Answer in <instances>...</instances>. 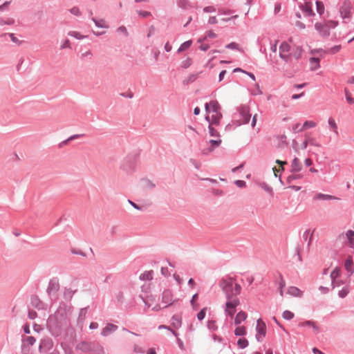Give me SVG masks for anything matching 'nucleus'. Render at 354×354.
<instances>
[{
  "label": "nucleus",
  "mask_w": 354,
  "mask_h": 354,
  "mask_svg": "<svg viewBox=\"0 0 354 354\" xmlns=\"http://www.w3.org/2000/svg\"><path fill=\"white\" fill-rule=\"evenodd\" d=\"M219 285L227 299L225 311L227 315L232 317L236 312V308L240 304L237 295L240 294L241 287L230 277L222 279Z\"/></svg>",
  "instance_id": "nucleus-1"
},
{
  "label": "nucleus",
  "mask_w": 354,
  "mask_h": 354,
  "mask_svg": "<svg viewBox=\"0 0 354 354\" xmlns=\"http://www.w3.org/2000/svg\"><path fill=\"white\" fill-rule=\"evenodd\" d=\"M206 120L210 124L218 125L222 118L221 106L217 101H210L205 104Z\"/></svg>",
  "instance_id": "nucleus-2"
},
{
  "label": "nucleus",
  "mask_w": 354,
  "mask_h": 354,
  "mask_svg": "<svg viewBox=\"0 0 354 354\" xmlns=\"http://www.w3.org/2000/svg\"><path fill=\"white\" fill-rule=\"evenodd\" d=\"M154 301V299L152 296L148 297L147 299L145 301V305L150 308L151 307L153 310L158 311L162 308H167V306H170L173 304L174 301L173 300V294L171 290H165L163 291L162 295V306H161L160 304H155L153 305V302Z\"/></svg>",
  "instance_id": "nucleus-3"
},
{
  "label": "nucleus",
  "mask_w": 354,
  "mask_h": 354,
  "mask_svg": "<svg viewBox=\"0 0 354 354\" xmlns=\"http://www.w3.org/2000/svg\"><path fill=\"white\" fill-rule=\"evenodd\" d=\"M337 25V21L328 20L324 22H316L315 28L322 37H328L330 35V29L335 28Z\"/></svg>",
  "instance_id": "nucleus-4"
},
{
  "label": "nucleus",
  "mask_w": 354,
  "mask_h": 354,
  "mask_svg": "<svg viewBox=\"0 0 354 354\" xmlns=\"http://www.w3.org/2000/svg\"><path fill=\"white\" fill-rule=\"evenodd\" d=\"M266 330L267 328L265 322L261 319H257L256 326V339L259 342H263L266 335Z\"/></svg>",
  "instance_id": "nucleus-5"
},
{
  "label": "nucleus",
  "mask_w": 354,
  "mask_h": 354,
  "mask_svg": "<svg viewBox=\"0 0 354 354\" xmlns=\"http://www.w3.org/2000/svg\"><path fill=\"white\" fill-rule=\"evenodd\" d=\"M341 270L338 267H335L330 272L331 286L333 289L339 288L344 284L343 281L340 279Z\"/></svg>",
  "instance_id": "nucleus-6"
},
{
  "label": "nucleus",
  "mask_w": 354,
  "mask_h": 354,
  "mask_svg": "<svg viewBox=\"0 0 354 354\" xmlns=\"http://www.w3.org/2000/svg\"><path fill=\"white\" fill-rule=\"evenodd\" d=\"M291 46L286 41H283L279 46V56L285 62H289L292 58Z\"/></svg>",
  "instance_id": "nucleus-7"
},
{
  "label": "nucleus",
  "mask_w": 354,
  "mask_h": 354,
  "mask_svg": "<svg viewBox=\"0 0 354 354\" xmlns=\"http://www.w3.org/2000/svg\"><path fill=\"white\" fill-rule=\"evenodd\" d=\"M240 115H241V124H247L250 119L251 114L250 113V109L248 106H243L240 109Z\"/></svg>",
  "instance_id": "nucleus-8"
},
{
  "label": "nucleus",
  "mask_w": 354,
  "mask_h": 354,
  "mask_svg": "<svg viewBox=\"0 0 354 354\" xmlns=\"http://www.w3.org/2000/svg\"><path fill=\"white\" fill-rule=\"evenodd\" d=\"M352 5L351 1H344L341 6L340 12L344 18H348L351 16Z\"/></svg>",
  "instance_id": "nucleus-9"
},
{
  "label": "nucleus",
  "mask_w": 354,
  "mask_h": 354,
  "mask_svg": "<svg viewBox=\"0 0 354 354\" xmlns=\"http://www.w3.org/2000/svg\"><path fill=\"white\" fill-rule=\"evenodd\" d=\"M221 139L220 137L215 138V140H210L209 143L210 146L208 148L204 149L203 153L205 154H207L212 151H213L216 148H217L221 143Z\"/></svg>",
  "instance_id": "nucleus-10"
},
{
  "label": "nucleus",
  "mask_w": 354,
  "mask_h": 354,
  "mask_svg": "<svg viewBox=\"0 0 354 354\" xmlns=\"http://www.w3.org/2000/svg\"><path fill=\"white\" fill-rule=\"evenodd\" d=\"M299 326L311 327L313 330L314 333H315V334H317L318 333H319V330H320V328L318 326V324H317V322L311 321V320H308V321H305V322L300 323Z\"/></svg>",
  "instance_id": "nucleus-11"
},
{
  "label": "nucleus",
  "mask_w": 354,
  "mask_h": 354,
  "mask_svg": "<svg viewBox=\"0 0 354 354\" xmlns=\"http://www.w3.org/2000/svg\"><path fill=\"white\" fill-rule=\"evenodd\" d=\"M304 4L301 6V10L306 13L307 16H313L315 15L313 8L312 3L310 0H305Z\"/></svg>",
  "instance_id": "nucleus-12"
},
{
  "label": "nucleus",
  "mask_w": 354,
  "mask_h": 354,
  "mask_svg": "<svg viewBox=\"0 0 354 354\" xmlns=\"http://www.w3.org/2000/svg\"><path fill=\"white\" fill-rule=\"evenodd\" d=\"M315 201H329V200H338L339 198L335 196L318 193L314 196Z\"/></svg>",
  "instance_id": "nucleus-13"
},
{
  "label": "nucleus",
  "mask_w": 354,
  "mask_h": 354,
  "mask_svg": "<svg viewBox=\"0 0 354 354\" xmlns=\"http://www.w3.org/2000/svg\"><path fill=\"white\" fill-rule=\"evenodd\" d=\"M248 317V315L245 312L241 310L239 312L234 318V324L239 325L244 322Z\"/></svg>",
  "instance_id": "nucleus-14"
},
{
  "label": "nucleus",
  "mask_w": 354,
  "mask_h": 354,
  "mask_svg": "<svg viewBox=\"0 0 354 354\" xmlns=\"http://www.w3.org/2000/svg\"><path fill=\"white\" fill-rule=\"evenodd\" d=\"M59 288V284L58 281L56 280H51L49 283L47 290L49 294H52L56 292Z\"/></svg>",
  "instance_id": "nucleus-15"
},
{
  "label": "nucleus",
  "mask_w": 354,
  "mask_h": 354,
  "mask_svg": "<svg viewBox=\"0 0 354 354\" xmlns=\"http://www.w3.org/2000/svg\"><path fill=\"white\" fill-rule=\"evenodd\" d=\"M117 328H118L117 326L112 324H109L106 325V327H104L102 329V335L103 336L109 335L112 332L115 331Z\"/></svg>",
  "instance_id": "nucleus-16"
},
{
  "label": "nucleus",
  "mask_w": 354,
  "mask_h": 354,
  "mask_svg": "<svg viewBox=\"0 0 354 354\" xmlns=\"http://www.w3.org/2000/svg\"><path fill=\"white\" fill-rule=\"evenodd\" d=\"M301 164L297 158H295L291 164V171L292 172H298L301 170Z\"/></svg>",
  "instance_id": "nucleus-17"
},
{
  "label": "nucleus",
  "mask_w": 354,
  "mask_h": 354,
  "mask_svg": "<svg viewBox=\"0 0 354 354\" xmlns=\"http://www.w3.org/2000/svg\"><path fill=\"white\" fill-rule=\"evenodd\" d=\"M288 293L293 297H300L302 296V291H301L298 288L295 286H290L288 289Z\"/></svg>",
  "instance_id": "nucleus-18"
},
{
  "label": "nucleus",
  "mask_w": 354,
  "mask_h": 354,
  "mask_svg": "<svg viewBox=\"0 0 354 354\" xmlns=\"http://www.w3.org/2000/svg\"><path fill=\"white\" fill-rule=\"evenodd\" d=\"M310 68L312 71H315L320 67L319 58V57H311L309 60Z\"/></svg>",
  "instance_id": "nucleus-19"
},
{
  "label": "nucleus",
  "mask_w": 354,
  "mask_h": 354,
  "mask_svg": "<svg viewBox=\"0 0 354 354\" xmlns=\"http://www.w3.org/2000/svg\"><path fill=\"white\" fill-rule=\"evenodd\" d=\"M353 257L349 256L345 261L344 266L347 271L353 272Z\"/></svg>",
  "instance_id": "nucleus-20"
},
{
  "label": "nucleus",
  "mask_w": 354,
  "mask_h": 354,
  "mask_svg": "<svg viewBox=\"0 0 354 354\" xmlns=\"http://www.w3.org/2000/svg\"><path fill=\"white\" fill-rule=\"evenodd\" d=\"M155 187V184L149 179H143L142 181V188L145 190L152 189Z\"/></svg>",
  "instance_id": "nucleus-21"
},
{
  "label": "nucleus",
  "mask_w": 354,
  "mask_h": 354,
  "mask_svg": "<svg viewBox=\"0 0 354 354\" xmlns=\"http://www.w3.org/2000/svg\"><path fill=\"white\" fill-rule=\"evenodd\" d=\"M234 330V335L236 336H243L246 335L247 328L244 326H239Z\"/></svg>",
  "instance_id": "nucleus-22"
},
{
  "label": "nucleus",
  "mask_w": 354,
  "mask_h": 354,
  "mask_svg": "<svg viewBox=\"0 0 354 354\" xmlns=\"http://www.w3.org/2000/svg\"><path fill=\"white\" fill-rule=\"evenodd\" d=\"M317 126V123L313 120H306L304 124L301 126V130H306L308 129L314 128Z\"/></svg>",
  "instance_id": "nucleus-23"
},
{
  "label": "nucleus",
  "mask_w": 354,
  "mask_h": 354,
  "mask_svg": "<svg viewBox=\"0 0 354 354\" xmlns=\"http://www.w3.org/2000/svg\"><path fill=\"white\" fill-rule=\"evenodd\" d=\"M349 291V286L346 284L341 290L338 291V295L341 298H344L348 294Z\"/></svg>",
  "instance_id": "nucleus-24"
},
{
  "label": "nucleus",
  "mask_w": 354,
  "mask_h": 354,
  "mask_svg": "<svg viewBox=\"0 0 354 354\" xmlns=\"http://www.w3.org/2000/svg\"><path fill=\"white\" fill-rule=\"evenodd\" d=\"M302 48L301 47H296L292 52H291V54H292V57H294L295 59H298L301 54H302Z\"/></svg>",
  "instance_id": "nucleus-25"
},
{
  "label": "nucleus",
  "mask_w": 354,
  "mask_h": 354,
  "mask_svg": "<svg viewBox=\"0 0 354 354\" xmlns=\"http://www.w3.org/2000/svg\"><path fill=\"white\" fill-rule=\"evenodd\" d=\"M192 44V40H188L184 43H183L179 47V48L178 49V53H181L187 49H188L191 45Z\"/></svg>",
  "instance_id": "nucleus-26"
},
{
  "label": "nucleus",
  "mask_w": 354,
  "mask_h": 354,
  "mask_svg": "<svg viewBox=\"0 0 354 354\" xmlns=\"http://www.w3.org/2000/svg\"><path fill=\"white\" fill-rule=\"evenodd\" d=\"M93 21L95 23V24L96 25V26H97L99 28H109V26L106 24V23L104 19L97 20L95 18H93Z\"/></svg>",
  "instance_id": "nucleus-27"
},
{
  "label": "nucleus",
  "mask_w": 354,
  "mask_h": 354,
  "mask_svg": "<svg viewBox=\"0 0 354 354\" xmlns=\"http://www.w3.org/2000/svg\"><path fill=\"white\" fill-rule=\"evenodd\" d=\"M316 7H317L316 8L317 12H318V14L319 15H323L324 12V10H325L324 3L322 1H316Z\"/></svg>",
  "instance_id": "nucleus-28"
},
{
  "label": "nucleus",
  "mask_w": 354,
  "mask_h": 354,
  "mask_svg": "<svg viewBox=\"0 0 354 354\" xmlns=\"http://www.w3.org/2000/svg\"><path fill=\"white\" fill-rule=\"evenodd\" d=\"M68 35L73 37L76 38L77 39H83L86 37V36L83 35L80 32H79L77 31H75V30L70 31L68 32Z\"/></svg>",
  "instance_id": "nucleus-29"
},
{
  "label": "nucleus",
  "mask_w": 354,
  "mask_h": 354,
  "mask_svg": "<svg viewBox=\"0 0 354 354\" xmlns=\"http://www.w3.org/2000/svg\"><path fill=\"white\" fill-rule=\"evenodd\" d=\"M344 93L346 102L350 104H354V97L352 96V94L348 91V89L345 88Z\"/></svg>",
  "instance_id": "nucleus-30"
},
{
  "label": "nucleus",
  "mask_w": 354,
  "mask_h": 354,
  "mask_svg": "<svg viewBox=\"0 0 354 354\" xmlns=\"http://www.w3.org/2000/svg\"><path fill=\"white\" fill-rule=\"evenodd\" d=\"M346 237L349 241L350 245L353 246L354 244V231L348 230L346 232Z\"/></svg>",
  "instance_id": "nucleus-31"
},
{
  "label": "nucleus",
  "mask_w": 354,
  "mask_h": 354,
  "mask_svg": "<svg viewBox=\"0 0 354 354\" xmlns=\"http://www.w3.org/2000/svg\"><path fill=\"white\" fill-rule=\"evenodd\" d=\"M327 53L326 50H324L322 48L319 49H313L310 51V54L313 55H315L319 54L321 57H324V56Z\"/></svg>",
  "instance_id": "nucleus-32"
},
{
  "label": "nucleus",
  "mask_w": 354,
  "mask_h": 354,
  "mask_svg": "<svg viewBox=\"0 0 354 354\" xmlns=\"http://www.w3.org/2000/svg\"><path fill=\"white\" fill-rule=\"evenodd\" d=\"M328 125L335 133H337V126L333 118L328 119Z\"/></svg>",
  "instance_id": "nucleus-33"
},
{
  "label": "nucleus",
  "mask_w": 354,
  "mask_h": 354,
  "mask_svg": "<svg viewBox=\"0 0 354 354\" xmlns=\"http://www.w3.org/2000/svg\"><path fill=\"white\" fill-rule=\"evenodd\" d=\"M174 327L178 328L181 325V319L178 316H174L172 317V323Z\"/></svg>",
  "instance_id": "nucleus-34"
},
{
  "label": "nucleus",
  "mask_w": 354,
  "mask_h": 354,
  "mask_svg": "<svg viewBox=\"0 0 354 354\" xmlns=\"http://www.w3.org/2000/svg\"><path fill=\"white\" fill-rule=\"evenodd\" d=\"M237 345L241 348H245L248 345V342L245 338H240L237 342Z\"/></svg>",
  "instance_id": "nucleus-35"
},
{
  "label": "nucleus",
  "mask_w": 354,
  "mask_h": 354,
  "mask_svg": "<svg viewBox=\"0 0 354 354\" xmlns=\"http://www.w3.org/2000/svg\"><path fill=\"white\" fill-rule=\"evenodd\" d=\"M282 317L285 319L290 320L294 317V313L289 310H285L283 313Z\"/></svg>",
  "instance_id": "nucleus-36"
},
{
  "label": "nucleus",
  "mask_w": 354,
  "mask_h": 354,
  "mask_svg": "<svg viewBox=\"0 0 354 354\" xmlns=\"http://www.w3.org/2000/svg\"><path fill=\"white\" fill-rule=\"evenodd\" d=\"M340 50H341V46L337 45V46H335L330 48L326 52H327V53L335 54V53H338Z\"/></svg>",
  "instance_id": "nucleus-37"
},
{
  "label": "nucleus",
  "mask_w": 354,
  "mask_h": 354,
  "mask_svg": "<svg viewBox=\"0 0 354 354\" xmlns=\"http://www.w3.org/2000/svg\"><path fill=\"white\" fill-rule=\"evenodd\" d=\"M192 64V60L191 58L187 57L185 60L182 62L181 66L184 68H187L189 67Z\"/></svg>",
  "instance_id": "nucleus-38"
},
{
  "label": "nucleus",
  "mask_w": 354,
  "mask_h": 354,
  "mask_svg": "<svg viewBox=\"0 0 354 354\" xmlns=\"http://www.w3.org/2000/svg\"><path fill=\"white\" fill-rule=\"evenodd\" d=\"M212 124H209V127L210 136L212 137H214L215 138L220 137L218 131L216 129H214L213 127H212Z\"/></svg>",
  "instance_id": "nucleus-39"
},
{
  "label": "nucleus",
  "mask_w": 354,
  "mask_h": 354,
  "mask_svg": "<svg viewBox=\"0 0 354 354\" xmlns=\"http://www.w3.org/2000/svg\"><path fill=\"white\" fill-rule=\"evenodd\" d=\"M308 142H309L310 145H313V146L317 147H321V145L317 142L315 138H311L310 136H309V138H308Z\"/></svg>",
  "instance_id": "nucleus-40"
},
{
  "label": "nucleus",
  "mask_w": 354,
  "mask_h": 354,
  "mask_svg": "<svg viewBox=\"0 0 354 354\" xmlns=\"http://www.w3.org/2000/svg\"><path fill=\"white\" fill-rule=\"evenodd\" d=\"M251 93L254 95L262 94V91H261L259 84H255V88L254 89L252 90Z\"/></svg>",
  "instance_id": "nucleus-41"
},
{
  "label": "nucleus",
  "mask_w": 354,
  "mask_h": 354,
  "mask_svg": "<svg viewBox=\"0 0 354 354\" xmlns=\"http://www.w3.org/2000/svg\"><path fill=\"white\" fill-rule=\"evenodd\" d=\"M301 124H300L299 123H295V124H294L292 125V131H293L294 132H296V133H297V132H301V131H304V130H301Z\"/></svg>",
  "instance_id": "nucleus-42"
},
{
  "label": "nucleus",
  "mask_w": 354,
  "mask_h": 354,
  "mask_svg": "<svg viewBox=\"0 0 354 354\" xmlns=\"http://www.w3.org/2000/svg\"><path fill=\"white\" fill-rule=\"evenodd\" d=\"M70 12H71V14H73L74 15H76V16H80L81 15V12H80V9L77 7L72 8L70 10Z\"/></svg>",
  "instance_id": "nucleus-43"
},
{
  "label": "nucleus",
  "mask_w": 354,
  "mask_h": 354,
  "mask_svg": "<svg viewBox=\"0 0 354 354\" xmlns=\"http://www.w3.org/2000/svg\"><path fill=\"white\" fill-rule=\"evenodd\" d=\"M205 310H206V308H204L203 309H202L197 315V318L199 319V320H202L204 319L205 316Z\"/></svg>",
  "instance_id": "nucleus-44"
},
{
  "label": "nucleus",
  "mask_w": 354,
  "mask_h": 354,
  "mask_svg": "<svg viewBox=\"0 0 354 354\" xmlns=\"http://www.w3.org/2000/svg\"><path fill=\"white\" fill-rule=\"evenodd\" d=\"M117 31L120 33H122L125 36H127L128 35V32H127V30L126 28V27L122 26L120 27H119L117 30Z\"/></svg>",
  "instance_id": "nucleus-45"
},
{
  "label": "nucleus",
  "mask_w": 354,
  "mask_h": 354,
  "mask_svg": "<svg viewBox=\"0 0 354 354\" xmlns=\"http://www.w3.org/2000/svg\"><path fill=\"white\" fill-rule=\"evenodd\" d=\"M226 48H230V49L240 50L239 47V44L235 42H232V43L227 44L226 46Z\"/></svg>",
  "instance_id": "nucleus-46"
},
{
  "label": "nucleus",
  "mask_w": 354,
  "mask_h": 354,
  "mask_svg": "<svg viewBox=\"0 0 354 354\" xmlns=\"http://www.w3.org/2000/svg\"><path fill=\"white\" fill-rule=\"evenodd\" d=\"M138 13L139 15L142 16V17H147L150 15V12L147 11H138Z\"/></svg>",
  "instance_id": "nucleus-47"
},
{
  "label": "nucleus",
  "mask_w": 354,
  "mask_h": 354,
  "mask_svg": "<svg viewBox=\"0 0 354 354\" xmlns=\"http://www.w3.org/2000/svg\"><path fill=\"white\" fill-rule=\"evenodd\" d=\"M305 140L303 142V148L304 149H306L308 145H309V142H308V138H309V136L308 134H306L305 135Z\"/></svg>",
  "instance_id": "nucleus-48"
},
{
  "label": "nucleus",
  "mask_w": 354,
  "mask_h": 354,
  "mask_svg": "<svg viewBox=\"0 0 354 354\" xmlns=\"http://www.w3.org/2000/svg\"><path fill=\"white\" fill-rule=\"evenodd\" d=\"M26 341L30 345H32L35 342V339L33 337H28Z\"/></svg>",
  "instance_id": "nucleus-49"
},
{
  "label": "nucleus",
  "mask_w": 354,
  "mask_h": 354,
  "mask_svg": "<svg viewBox=\"0 0 354 354\" xmlns=\"http://www.w3.org/2000/svg\"><path fill=\"white\" fill-rule=\"evenodd\" d=\"M235 183L239 187H243L245 186V182L243 180H236Z\"/></svg>",
  "instance_id": "nucleus-50"
},
{
  "label": "nucleus",
  "mask_w": 354,
  "mask_h": 354,
  "mask_svg": "<svg viewBox=\"0 0 354 354\" xmlns=\"http://www.w3.org/2000/svg\"><path fill=\"white\" fill-rule=\"evenodd\" d=\"M285 286V282L282 281L280 283V288H279V294L282 297L283 295V288Z\"/></svg>",
  "instance_id": "nucleus-51"
},
{
  "label": "nucleus",
  "mask_w": 354,
  "mask_h": 354,
  "mask_svg": "<svg viewBox=\"0 0 354 354\" xmlns=\"http://www.w3.org/2000/svg\"><path fill=\"white\" fill-rule=\"evenodd\" d=\"M28 317L30 319H33L37 317V313L35 311H29Z\"/></svg>",
  "instance_id": "nucleus-52"
},
{
  "label": "nucleus",
  "mask_w": 354,
  "mask_h": 354,
  "mask_svg": "<svg viewBox=\"0 0 354 354\" xmlns=\"http://www.w3.org/2000/svg\"><path fill=\"white\" fill-rule=\"evenodd\" d=\"M82 56L83 57H91L93 56V54L91 50L86 51L85 53H82Z\"/></svg>",
  "instance_id": "nucleus-53"
},
{
  "label": "nucleus",
  "mask_w": 354,
  "mask_h": 354,
  "mask_svg": "<svg viewBox=\"0 0 354 354\" xmlns=\"http://www.w3.org/2000/svg\"><path fill=\"white\" fill-rule=\"evenodd\" d=\"M276 163L280 165V167H281L282 170L283 169V165H287V162L281 161V160H276Z\"/></svg>",
  "instance_id": "nucleus-54"
},
{
  "label": "nucleus",
  "mask_w": 354,
  "mask_h": 354,
  "mask_svg": "<svg viewBox=\"0 0 354 354\" xmlns=\"http://www.w3.org/2000/svg\"><path fill=\"white\" fill-rule=\"evenodd\" d=\"M171 45L169 43V42H167L165 45V49L167 52H169L171 50Z\"/></svg>",
  "instance_id": "nucleus-55"
},
{
  "label": "nucleus",
  "mask_w": 354,
  "mask_h": 354,
  "mask_svg": "<svg viewBox=\"0 0 354 354\" xmlns=\"http://www.w3.org/2000/svg\"><path fill=\"white\" fill-rule=\"evenodd\" d=\"M142 278L143 279H149V280L151 279H152V274L150 272H148L147 274H143Z\"/></svg>",
  "instance_id": "nucleus-56"
},
{
  "label": "nucleus",
  "mask_w": 354,
  "mask_h": 354,
  "mask_svg": "<svg viewBox=\"0 0 354 354\" xmlns=\"http://www.w3.org/2000/svg\"><path fill=\"white\" fill-rule=\"evenodd\" d=\"M204 11L206 12H214L215 11V9L212 6H208L204 8Z\"/></svg>",
  "instance_id": "nucleus-57"
},
{
  "label": "nucleus",
  "mask_w": 354,
  "mask_h": 354,
  "mask_svg": "<svg viewBox=\"0 0 354 354\" xmlns=\"http://www.w3.org/2000/svg\"><path fill=\"white\" fill-rule=\"evenodd\" d=\"M225 73H226V71H225V70H223V71H222L220 73V74H219V81H220V82L223 80V79L224 78V76H225Z\"/></svg>",
  "instance_id": "nucleus-58"
},
{
  "label": "nucleus",
  "mask_w": 354,
  "mask_h": 354,
  "mask_svg": "<svg viewBox=\"0 0 354 354\" xmlns=\"http://www.w3.org/2000/svg\"><path fill=\"white\" fill-rule=\"evenodd\" d=\"M217 22L215 17H212L209 19V23L211 24H214Z\"/></svg>",
  "instance_id": "nucleus-59"
},
{
  "label": "nucleus",
  "mask_w": 354,
  "mask_h": 354,
  "mask_svg": "<svg viewBox=\"0 0 354 354\" xmlns=\"http://www.w3.org/2000/svg\"><path fill=\"white\" fill-rule=\"evenodd\" d=\"M297 26L301 28V29H304L306 28V26L304 24H303L302 22L301 21H297Z\"/></svg>",
  "instance_id": "nucleus-60"
},
{
  "label": "nucleus",
  "mask_w": 354,
  "mask_h": 354,
  "mask_svg": "<svg viewBox=\"0 0 354 354\" xmlns=\"http://www.w3.org/2000/svg\"><path fill=\"white\" fill-rule=\"evenodd\" d=\"M313 164V161L310 158H306L305 160V165L306 166H310Z\"/></svg>",
  "instance_id": "nucleus-61"
},
{
  "label": "nucleus",
  "mask_w": 354,
  "mask_h": 354,
  "mask_svg": "<svg viewBox=\"0 0 354 354\" xmlns=\"http://www.w3.org/2000/svg\"><path fill=\"white\" fill-rule=\"evenodd\" d=\"M313 352L314 354H324L323 352H322L321 351H319L317 348H313Z\"/></svg>",
  "instance_id": "nucleus-62"
},
{
  "label": "nucleus",
  "mask_w": 354,
  "mask_h": 354,
  "mask_svg": "<svg viewBox=\"0 0 354 354\" xmlns=\"http://www.w3.org/2000/svg\"><path fill=\"white\" fill-rule=\"evenodd\" d=\"M197 298H198V294H195L193 295L192 299L191 300V303L193 306L194 305V303L196 301Z\"/></svg>",
  "instance_id": "nucleus-63"
},
{
  "label": "nucleus",
  "mask_w": 354,
  "mask_h": 354,
  "mask_svg": "<svg viewBox=\"0 0 354 354\" xmlns=\"http://www.w3.org/2000/svg\"><path fill=\"white\" fill-rule=\"evenodd\" d=\"M98 327V324L95 322H92L90 324V328L91 329H95Z\"/></svg>",
  "instance_id": "nucleus-64"
}]
</instances>
